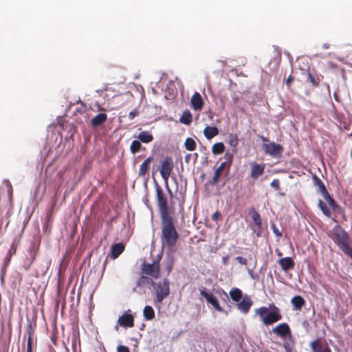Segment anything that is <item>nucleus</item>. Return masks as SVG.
I'll list each match as a JSON object with an SVG mask.
<instances>
[{
    "label": "nucleus",
    "instance_id": "nucleus-27",
    "mask_svg": "<svg viewBox=\"0 0 352 352\" xmlns=\"http://www.w3.org/2000/svg\"><path fill=\"white\" fill-rule=\"evenodd\" d=\"M152 161L153 158L151 157H148L142 163L139 170L140 176L143 177L148 173L149 165Z\"/></svg>",
    "mask_w": 352,
    "mask_h": 352
},
{
    "label": "nucleus",
    "instance_id": "nucleus-38",
    "mask_svg": "<svg viewBox=\"0 0 352 352\" xmlns=\"http://www.w3.org/2000/svg\"><path fill=\"white\" fill-rule=\"evenodd\" d=\"M271 186L276 190H279L280 189V182L278 179H274L272 182H271Z\"/></svg>",
    "mask_w": 352,
    "mask_h": 352
},
{
    "label": "nucleus",
    "instance_id": "nucleus-19",
    "mask_svg": "<svg viewBox=\"0 0 352 352\" xmlns=\"http://www.w3.org/2000/svg\"><path fill=\"white\" fill-rule=\"evenodd\" d=\"M278 263L285 272L293 269L295 265L294 261L292 257L281 258L278 260Z\"/></svg>",
    "mask_w": 352,
    "mask_h": 352
},
{
    "label": "nucleus",
    "instance_id": "nucleus-51",
    "mask_svg": "<svg viewBox=\"0 0 352 352\" xmlns=\"http://www.w3.org/2000/svg\"><path fill=\"white\" fill-rule=\"evenodd\" d=\"M12 249H13V250H13L14 253L15 252L16 250H15V248H14V245H12L11 246V248L10 249V250H9L8 253V255H10V256L12 255Z\"/></svg>",
    "mask_w": 352,
    "mask_h": 352
},
{
    "label": "nucleus",
    "instance_id": "nucleus-20",
    "mask_svg": "<svg viewBox=\"0 0 352 352\" xmlns=\"http://www.w3.org/2000/svg\"><path fill=\"white\" fill-rule=\"evenodd\" d=\"M311 352H331V350L329 346L325 348L322 347V345L318 339L313 341L311 344Z\"/></svg>",
    "mask_w": 352,
    "mask_h": 352
},
{
    "label": "nucleus",
    "instance_id": "nucleus-25",
    "mask_svg": "<svg viewBox=\"0 0 352 352\" xmlns=\"http://www.w3.org/2000/svg\"><path fill=\"white\" fill-rule=\"evenodd\" d=\"M230 298L236 302H239L243 298L242 291L236 287H233L229 292Z\"/></svg>",
    "mask_w": 352,
    "mask_h": 352
},
{
    "label": "nucleus",
    "instance_id": "nucleus-15",
    "mask_svg": "<svg viewBox=\"0 0 352 352\" xmlns=\"http://www.w3.org/2000/svg\"><path fill=\"white\" fill-rule=\"evenodd\" d=\"M253 302L251 298L245 295L241 302L236 305L237 309L243 314H248L250 311V307L252 306Z\"/></svg>",
    "mask_w": 352,
    "mask_h": 352
},
{
    "label": "nucleus",
    "instance_id": "nucleus-44",
    "mask_svg": "<svg viewBox=\"0 0 352 352\" xmlns=\"http://www.w3.org/2000/svg\"><path fill=\"white\" fill-rule=\"evenodd\" d=\"M221 217V214L219 211H216L212 215V219L214 221H217Z\"/></svg>",
    "mask_w": 352,
    "mask_h": 352
},
{
    "label": "nucleus",
    "instance_id": "nucleus-37",
    "mask_svg": "<svg viewBox=\"0 0 352 352\" xmlns=\"http://www.w3.org/2000/svg\"><path fill=\"white\" fill-rule=\"evenodd\" d=\"M228 142L230 146L236 147L239 143V139L236 134H230L228 136Z\"/></svg>",
    "mask_w": 352,
    "mask_h": 352
},
{
    "label": "nucleus",
    "instance_id": "nucleus-40",
    "mask_svg": "<svg viewBox=\"0 0 352 352\" xmlns=\"http://www.w3.org/2000/svg\"><path fill=\"white\" fill-rule=\"evenodd\" d=\"M236 260L241 265H247L248 261L244 257L237 256L236 257Z\"/></svg>",
    "mask_w": 352,
    "mask_h": 352
},
{
    "label": "nucleus",
    "instance_id": "nucleus-26",
    "mask_svg": "<svg viewBox=\"0 0 352 352\" xmlns=\"http://www.w3.org/2000/svg\"><path fill=\"white\" fill-rule=\"evenodd\" d=\"M219 133V129L216 126H206L204 130V134L208 140L217 136Z\"/></svg>",
    "mask_w": 352,
    "mask_h": 352
},
{
    "label": "nucleus",
    "instance_id": "nucleus-12",
    "mask_svg": "<svg viewBox=\"0 0 352 352\" xmlns=\"http://www.w3.org/2000/svg\"><path fill=\"white\" fill-rule=\"evenodd\" d=\"M131 310L125 311L118 320V324L124 328L134 327V316L130 313Z\"/></svg>",
    "mask_w": 352,
    "mask_h": 352
},
{
    "label": "nucleus",
    "instance_id": "nucleus-53",
    "mask_svg": "<svg viewBox=\"0 0 352 352\" xmlns=\"http://www.w3.org/2000/svg\"><path fill=\"white\" fill-rule=\"evenodd\" d=\"M329 46H330V45H329V43H324V44L322 45V47H323L324 49H328V48H329Z\"/></svg>",
    "mask_w": 352,
    "mask_h": 352
},
{
    "label": "nucleus",
    "instance_id": "nucleus-52",
    "mask_svg": "<svg viewBox=\"0 0 352 352\" xmlns=\"http://www.w3.org/2000/svg\"><path fill=\"white\" fill-rule=\"evenodd\" d=\"M191 157V154H188L185 156V161L186 162H188L190 158Z\"/></svg>",
    "mask_w": 352,
    "mask_h": 352
},
{
    "label": "nucleus",
    "instance_id": "nucleus-21",
    "mask_svg": "<svg viewBox=\"0 0 352 352\" xmlns=\"http://www.w3.org/2000/svg\"><path fill=\"white\" fill-rule=\"evenodd\" d=\"M291 303L293 306V309L295 311L301 310L302 307L305 304V299L300 296H295L291 300Z\"/></svg>",
    "mask_w": 352,
    "mask_h": 352
},
{
    "label": "nucleus",
    "instance_id": "nucleus-6",
    "mask_svg": "<svg viewBox=\"0 0 352 352\" xmlns=\"http://www.w3.org/2000/svg\"><path fill=\"white\" fill-rule=\"evenodd\" d=\"M156 199L161 218L171 217L174 212L173 208L168 206L166 197L159 185L156 186Z\"/></svg>",
    "mask_w": 352,
    "mask_h": 352
},
{
    "label": "nucleus",
    "instance_id": "nucleus-50",
    "mask_svg": "<svg viewBox=\"0 0 352 352\" xmlns=\"http://www.w3.org/2000/svg\"><path fill=\"white\" fill-rule=\"evenodd\" d=\"M274 232L276 234V236H281V233L278 231L277 228H274Z\"/></svg>",
    "mask_w": 352,
    "mask_h": 352
},
{
    "label": "nucleus",
    "instance_id": "nucleus-43",
    "mask_svg": "<svg viewBox=\"0 0 352 352\" xmlns=\"http://www.w3.org/2000/svg\"><path fill=\"white\" fill-rule=\"evenodd\" d=\"M225 157L229 160V163L228 164V169H227V172H228L230 170L231 164H232V155L226 153Z\"/></svg>",
    "mask_w": 352,
    "mask_h": 352
},
{
    "label": "nucleus",
    "instance_id": "nucleus-3",
    "mask_svg": "<svg viewBox=\"0 0 352 352\" xmlns=\"http://www.w3.org/2000/svg\"><path fill=\"white\" fill-rule=\"evenodd\" d=\"M255 314L265 326L272 325L283 318L280 309L274 303L270 304L268 307L263 306L256 309Z\"/></svg>",
    "mask_w": 352,
    "mask_h": 352
},
{
    "label": "nucleus",
    "instance_id": "nucleus-48",
    "mask_svg": "<svg viewBox=\"0 0 352 352\" xmlns=\"http://www.w3.org/2000/svg\"><path fill=\"white\" fill-rule=\"evenodd\" d=\"M10 255H7L6 257L5 258V260H4V264L5 265H8V263L10 262Z\"/></svg>",
    "mask_w": 352,
    "mask_h": 352
},
{
    "label": "nucleus",
    "instance_id": "nucleus-42",
    "mask_svg": "<svg viewBox=\"0 0 352 352\" xmlns=\"http://www.w3.org/2000/svg\"><path fill=\"white\" fill-rule=\"evenodd\" d=\"M294 78L292 75H289L285 80V83H286L287 86L288 87H289L291 86L292 83L294 82Z\"/></svg>",
    "mask_w": 352,
    "mask_h": 352
},
{
    "label": "nucleus",
    "instance_id": "nucleus-33",
    "mask_svg": "<svg viewBox=\"0 0 352 352\" xmlns=\"http://www.w3.org/2000/svg\"><path fill=\"white\" fill-rule=\"evenodd\" d=\"M318 206L322 212V213L324 214V215L329 218L331 217V212L329 208H328L326 204L323 202L321 199L318 201Z\"/></svg>",
    "mask_w": 352,
    "mask_h": 352
},
{
    "label": "nucleus",
    "instance_id": "nucleus-41",
    "mask_svg": "<svg viewBox=\"0 0 352 352\" xmlns=\"http://www.w3.org/2000/svg\"><path fill=\"white\" fill-rule=\"evenodd\" d=\"M138 111L137 109H134L129 113V118L130 120H133L135 116L138 115Z\"/></svg>",
    "mask_w": 352,
    "mask_h": 352
},
{
    "label": "nucleus",
    "instance_id": "nucleus-13",
    "mask_svg": "<svg viewBox=\"0 0 352 352\" xmlns=\"http://www.w3.org/2000/svg\"><path fill=\"white\" fill-rule=\"evenodd\" d=\"M200 295L205 298L207 302L212 305L217 311H223V308L220 306L217 298L212 294L207 292L205 287H202L200 289Z\"/></svg>",
    "mask_w": 352,
    "mask_h": 352
},
{
    "label": "nucleus",
    "instance_id": "nucleus-8",
    "mask_svg": "<svg viewBox=\"0 0 352 352\" xmlns=\"http://www.w3.org/2000/svg\"><path fill=\"white\" fill-rule=\"evenodd\" d=\"M141 274H145L152 279H157L160 274V265L159 261H153L148 263L144 261L141 265Z\"/></svg>",
    "mask_w": 352,
    "mask_h": 352
},
{
    "label": "nucleus",
    "instance_id": "nucleus-47",
    "mask_svg": "<svg viewBox=\"0 0 352 352\" xmlns=\"http://www.w3.org/2000/svg\"><path fill=\"white\" fill-rule=\"evenodd\" d=\"M165 185H166V190H167V191H168V192L169 194L170 197H172L173 194V192H172V190H170V187L168 186V182L165 183Z\"/></svg>",
    "mask_w": 352,
    "mask_h": 352
},
{
    "label": "nucleus",
    "instance_id": "nucleus-16",
    "mask_svg": "<svg viewBox=\"0 0 352 352\" xmlns=\"http://www.w3.org/2000/svg\"><path fill=\"white\" fill-rule=\"evenodd\" d=\"M191 107L197 111H201L204 107V102L201 94L195 92L190 99Z\"/></svg>",
    "mask_w": 352,
    "mask_h": 352
},
{
    "label": "nucleus",
    "instance_id": "nucleus-28",
    "mask_svg": "<svg viewBox=\"0 0 352 352\" xmlns=\"http://www.w3.org/2000/svg\"><path fill=\"white\" fill-rule=\"evenodd\" d=\"M138 138L140 142L143 143L151 142L154 139L151 133L146 131L140 132L138 135Z\"/></svg>",
    "mask_w": 352,
    "mask_h": 352
},
{
    "label": "nucleus",
    "instance_id": "nucleus-22",
    "mask_svg": "<svg viewBox=\"0 0 352 352\" xmlns=\"http://www.w3.org/2000/svg\"><path fill=\"white\" fill-rule=\"evenodd\" d=\"M107 120V116L106 113H98L94 116L91 122L93 127H98L104 124Z\"/></svg>",
    "mask_w": 352,
    "mask_h": 352
},
{
    "label": "nucleus",
    "instance_id": "nucleus-29",
    "mask_svg": "<svg viewBox=\"0 0 352 352\" xmlns=\"http://www.w3.org/2000/svg\"><path fill=\"white\" fill-rule=\"evenodd\" d=\"M143 316L145 320H151L155 318V311L150 305H146L143 309Z\"/></svg>",
    "mask_w": 352,
    "mask_h": 352
},
{
    "label": "nucleus",
    "instance_id": "nucleus-14",
    "mask_svg": "<svg viewBox=\"0 0 352 352\" xmlns=\"http://www.w3.org/2000/svg\"><path fill=\"white\" fill-rule=\"evenodd\" d=\"M272 333L282 338H286L287 336L291 335V329L287 323L283 322L273 328Z\"/></svg>",
    "mask_w": 352,
    "mask_h": 352
},
{
    "label": "nucleus",
    "instance_id": "nucleus-45",
    "mask_svg": "<svg viewBox=\"0 0 352 352\" xmlns=\"http://www.w3.org/2000/svg\"><path fill=\"white\" fill-rule=\"evenodd\" d=\"M173 269V265L172 263L168 262L167 265H166V270L167 271V274H168Z\"/></svg>",
    "mask_w": 352,
    "mask_h": 352
},
{
    "label": "nucleus",
    "instance_id": "nucleus-39",
    "mask_svg": "<svg viewBox=\"0 0 352 352\" xmlns=\"http://www.w3.org/2000/svg\"><path fill=\"white\" fill-rule=\"evenodd\" d=\"M117 352H130V351L128 346L119 345L117 347Z\"/></svg>",
    "mask_w": 352,
    "mask_h": 352
},
{
    "label": "nucleus",
    "instance_id": "nucleus-17",
    "mask_svg": "<svg viewBox=\"0 0 352 352\" xmlns=\"http://www.w3.org/2000/svg\"><path fill=\"white\" fill-rule=\"evenodd\" d=\"M251 166V172H250V177L254 179H256L260 176H261L263 173L265 168V165L264 164H259L256 162H253L250 164Z\"/></svg>",
    "mask_w": 352,
    "mask_h": 352
},
{
    "label": "nucleus",
    "instance_id": "nucleus-9",
    "mask_svg": "<svg viewBox=\"0 0 352 352\" xmlns=\"http://www.w3.org/2000/svg\"><path fill=\"white\" fill-rule=\"evenodd\" d=\"M174 163L170 157H166L160 163V175L165 183H167L173 170Z\"/></svg>",
    "mask_w": 352,
    "mask_h": 352
},
{
    "label": "nucleus",
    "instance_id": "nucleus-34",
    "mask_svg": "<svg viewBox=\"0 0 352 352\" xmlns=\"http://www.w3.org/2000/svg\"><path fill=\"white\" fill-rule=\"evenodd\" d=\"M184 146L186 150L189 151H193L196 149V142L191 138H187L184 142Z\"/></svg>",
    "mask_w": 352,
    "mask_h": 352
},
{
    "label": "nucleus",
    "instance_id": "nucleus-23",
    "mask_svg": "<svg viewBox=\"0 0 352 352\" xmlns=\"http://www.w3.org/2000/svg\"><path fill=\"white\" fill-rule=\"evenodd\" d=\"M154 281L149 276H145V274H141L136 282V286L140 287H144L149 285L152 286V283Z\"/></svg>",
    "mask_w": 352,
    "mask_h": 352
},
{
    "label": "nucleus",
    "instance_id": "nucleus-32",
    "mask_svg": "<svg viewBox=\"0 0 352 352\" xmlns=\"http://www.w3.org/2000/svg\"><path fill=\"white\" fill-rule=\"evenodd\" d=\"M308 80L311 83L313 86H318L320 82V77L316 74H312L311 72H308L307 74Z\"/></svg>",
    "mask_w": 352,
    "mask_h": 352
},
{
    "label": "nucleus",
    "instance_id": "nucleus-24",
    "mask_svg": "<svg viewBox=\"0 0 352 352\" xmlns=\"http://www.w3.org/2000/svg\"><path fill=\"white\" fill-rule=\"evenodd\" d=\"M124 250V245L122 243H118L111 247V256L113 258H117Z\"/></svg>",
    "mask_w": 352,
    "mask_h": 352
},
{
    "label": "nucleus",
    "instance_id": "nucleus-31",
    "mask_svg": "<svg viewBox=\"0 0 352 352\" xmlns=\"http://www.w3.org/2000/svg\"><path fill=\"white\" fill-rule=\"evenodd\" d=\"M225 146L223 142H217L212 146V152L214 155H219L224 152Z\"/></svg>",
    "mask_w": 352,
    "mask_h": 352
},
{
    "label": "nucleus",
    "instance_id": "nucleus-55",
    "mask_svg": "<svg viewBox=\"0 0 352 352\" xmlns=\"http://www.w3.org/2000/svg\"><path fill=\"white\" fill-rule=\"evenodd\" d=\"M261 139H262V140H263V141H264V142H265V141H267V138H265V137H262V138H261Z\"/></svg>",
    "mask_w": 352,
    "mask_h": 352
},
{
    "label": "nucleus",
    "instance_id": "nucleus-36",
    "mask_svg": "<svg viewBox=\"0 0 352 352\" xmlns=\"http://www.w3.org/2000/svg\"><path fill=\"white\" fill-rule=\"evenodd\" d=\"M33 345V333L31 331L28 332V338L27 342V350L26 352H32Z\"/></svg>",
    "mask_w": 352,
    "mask_h": 352
},
{
    "label": "nucleus",
    "instance_id": "nucleus-18",
    "mask_svg": "<svg viewBox=\"0 0 352 352\" xmlns=\"http://www.w3.org/2000/svg\"><path fill=\"white\" fill-rule=\"evenodd\" d=\"M226 166H227V163L226 162H222L219 165V166L215 170L214 175H213L212 179L208 182V184L209 185L214 186V185H216L219 182V178H220L221 175L223 170L226 167Z\"/></svg>",
    "mask_w": 352,
    "mask_h": 352
},
{
    "label": "nucleus",
    "instance_id": "nucleus-4",
    "mask_svg": "<svg viewBox=\"0 0 352 352\" xmlns=\"http://www.w3.org/2000/svg\"><path fill=\"white\" fill-rule=\"evenodd\" d=\"M340 250L352 260V242L348 233L339 225H336L330 235Z\"/></svg>",
    "mask_w": 352,
    "mask_h": 352
},
{
    "label": "nucleus",
    "instance_id": "nucleus-2",
    "mask_svg": "<svg viewBox=\"0 0 352 352\" xmlns=\"http://www.w3.org/2000/svg\"><path fill=\"white\" fill-rule=\"evenodd\" d=\"M255 314L265 326L272 325L283 318L280 309L274 303L270 304L268 307L263 306L256 309Z\"/></svg>",
    "mask_w": 352,
    "mask_h": 352
},
{
    "label": "nucleus",
    "instance_id": "nucleus-35",
    "mask_svg": "<svg viewBox=\"0 0 352 352\" xmlns=\"http://www.w3.org/2000/svg\"><path fill=\"white\" fill-rule=\"evenodd\" d=\"M141 142L140 140H133L130 146V151L133 154H135L138 153L141 148L142 144L140 143Z\"/></svg>",
    "mask_w": 352,
    "mask_h": 352
},
{
    "label": "nucleus",
    "instance_id": "nucleus-46",
    "mask_svg": "<svg viewBox=\"0 0 352 352\" xmlns=\"http://www.w3.org/2000/svg\"><path fill=\"white\" fill-rule=\"evenodd\" d=\"M327 66L328 68L329 69H333V68H336V64H334L333 62L331 61H329L327 63Z\"/></svg>",
    "mask_w": 352,
    "mask_h": 352
},
{
    "label": "nucleus",
    "instance_id": "nucleus-10",
    "mask_svg": "<svg viewBox=\"0 0 352 352\" xmlns=\"http://www.w3.org/2000/svg\"><path fill=\"white\" fill-rule=\"evenodd\" d=\"M262 148L266 154L275 157H280L283 151V146L274 142L263 144Z\"/></svg>",
    "mask_w": 352,
    "mask_h": 352
},
{
    "label": "nucleus",
    "instance_id": "nucleus-7",
    "mask_svg": "<svg viewBox=\"0 0 352 352\" xmlns=\"http://www.w3.org/2000/svg\"><path fill=\"white\" fill-rule=\"evenodd\" d=\"M312 180L314 184L318 187V190L322 194L324 199L327 201L332 210L335 212H338L340 210V207L330 196L323 182L316 175H313Z\"/></svg>",
    "mask_w": 352,
    "mask_h": 352
},
{
    "label": "nucleus",
    "instance_id": "nucleus-54",
    "mask_svg": "<svg viewBox=\"0 0 352 352\" xmlns=\"http://www.w3.org/2000/svg\"><path fill=\"white\" fill-rule=\"evenodd\" d=\"M276 252H277L278 256H282V253L280 251H278V250H276Z\"/></svg>",
    "mask_w": 352,
    "mask_h": 352
},
{
    "label": "nucleus",
    "instance_id": "nucleus-56",
    "mask_svg": "<svg viewBox=\"0 0 352 352\" xmlns=\"http://www.w3.org/2000/svg\"><path fill=\"white\" fill-rule=\"evenodd\" d=\"M223 293L226 296H227L226 292H224L223 290Z\"/></svg>",
    "mask_w": 352,
    "mask_h": 352
},
{
    "label": "nucleus",
    "instance_id": "nucleus-5",
    "mask_svg": "<svg viewBox=\"0 0 352 352\" xmlns=\"http://www.w3.org/2000/svg\"><path fill=\"white\" fill-rule=\"evenodd\" d=\"M152 287L156 296L155 299L156 303L161 304L170 295V280L167 278L157 283L154 281L152 283Z\"/></svg>",
    "mask_w": 352,
    "mask_h": 352
},
{
    "label": "nucleus",
    "instance_id": "nucleus-11",
    "mask_svg": "<svg viewBox=\"0 0 352 352\" xmlns=\"http://www.w3.org/2000/svg\"><path fill=\"white\" fill-rule=\"evenodd\" d=\"M250 213L251 214L252 219L254 221V225H251L250 228L253 230L254 233H255L257 236H259L261 235L262 226L261 216L254 208H252Z\"/></svg>",
    "mask_w": 352,
    "mask_h": 352
},
{
    "label": "nucleus",
    "instance_id": "nucleus-30",
    "mask_svg": "<svg viewBox=\"0 0 352 352\" xmlns=\"http://www.w3.org/2000/svg\"><path fill=\"white\" fill-rule=\"evenodd\" d=\"M192 115L188 110H186L183 112L182 116L179 118L180 122L188 125L192 122Z\"/></svg>",
    "mask_w": 352,
    "mask_h": 352
},
{
    "label": "nucleus",
    "instance_id": "nucleus-1",
    "mask_svg": "<svg viewBox=\"0 0 352 352\" xmlns=\"http://www.w3.org/2000/svg\"><path fill=\"white\" fill-rule=\"evenodd\" d=\"M162 219V242L164 246L170 251H173L179 234L175 229L173 217H164Z\"/></svg>",
    "mask_w": 352,
    "mask_h": 352
},
{
    "label": "nucleus",
    "instance_id": "nucleus-49",
    "mask_svg": "<svg viewBox=\"0 0 352 352\" xmlns=\"http://www.w3.org/2000/svg\"><path fill=\"white\" fill-rule=\"evenodd\" d=\"M228 256H226L224 257H223V259H222V261H223V263L224 265H227L228 264Z\"/></svg>",
    "mask_w": 352,
    "mask_h": 352
}]
</instances>
